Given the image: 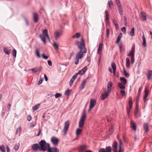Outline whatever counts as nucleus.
Listing matches in <instances>:
<instances>
[{"label": "nucleus", "instance_id": "52", "mask_svg": "<svg viewBox=\"0 0 152 152\" xmlns=\"http://www.w3.org/2000/svg\"><path fill=\"white\" fill-rule=\"evenodd\" d=\"M122 37V36L121 35H119L117 38V41L116 42V43H118L120 39H121V38Z\"/></svg>", "mask_w": 152, "mask_h": 152}, {"label": "nucleus", "instance_id": "19", "mask_svg": "<svg viewBox=\"0 0 152 152\" xmlns=\"http://www.w3.org/2000/svg\"><path fill=\"white\" fill-rule=\"evenodd\" d=\"M103 43L102 42L100 43L97 52L99 54H100L102 52V49Z\"/></svg>", "mask_w": 152, "mask_h": 152}, {"label": "nucleus", "instance_id": "1", "mask_svg": "<svg viewBox=\"0 0 152 152\" xmlns=\"http://www.w3.org/2000/svg\"><path fill=\"white\" fill-rule=\"evenodd\" d=\"M75 44L77 46L78 48L83 51V52L86 53L87 52V49L85 46L84 42L82 38L81 39V41H76L75 42Z\"/></svg>", "mask_w": 152, "mask_h": 152}, {"label": "nucleus", "instance_id": "3", "mask_svg": "<svg viewBox=\"0 0 152 152\" xmlns=\"http://www.w3.org/2000/svg\"><path fill=\"white\" fill-rule=\"evenodd\" d=\"M83 51L81 50H80L77 53L75 58V64L77 65L78 64L79 59H81L83 56Z\"/></svg>", "mask_w": 152, "mask_h": 152}, {"label": "nucleus", "instance_id": "18", "mask_svg": "<svg viewBox=\"0 0 152 152\" xmlns=\"http://www.w3.org/2000/svg\"><path fill=\"white\" fill-rule=\"evenodd\" d=\"M3 51L6 54L9 55L10 54L11 50V49H8V47H5L4 48Z\"/></svg>", "mask_w": 152, "mask_h": 152}, {"label": "nucleus", "instance_id": "47", "mask_svg": "<svg viewBox=\"0 0 152 152\" xmlns=\"http://www.w3.org/2000/svg\"><path fill=\"white\" fill-rule=\"evenodd\" d=\"M80 149L81 151H82L86 149V147L84 145H82L80 147Z\"/></svg>", "mask_w": 152, "mask_h": 152}, {"label": "nucleus", "instance_id": "5", "mask_svg": "<svg viewBox=\"0 0 152 152\" xmlns=\"http://www.w3.org/2000/svg\"><path fill=\"white\" fill-rule=\"evenodd\" d=\"M86 115L84 113H83L79 123V126L80 128L82 127L84 124Z\"/></svg>", "mask_w": 152, "mask_h": 152}, {"label": "nucleus", "instance_id": "39", "mask_svg": "<svg viewBox=\"0 0 152 152\" xmlns=\"http://www.w3.org/2000/svg\"><path fill=\"white\" fill-rule=\"evenodd\" d=\"M80 36V34L79 33H77L75 35L72 36V38H78Z\"/></svg>", "mask_w": 152, "mask_h": 152}, {"label": "nucleus", "instance_id": "37", "mask_svg": "<svg viewBox=\"0 0 152 152\" xmlns=\"http://www.w3.org/2000/svg\"><path fill=\"white\" fill-rule=\"evenodd\" d=\"M106 150L105 152H111L112 150L111 147L110 146H107L106 147Z\"/></svg>", "mask_w": 152, "mask_h": 152}, {"label": "nucleus", "instance_id": "17", "mask_svg": "<svg viewBox=\"0 0 152 152\" xmlns=\"http://www.w3.org/2000/svg\"><path fill=\"white\" fill-rule=\"evenodd\" d=\"M130 124L132 129L134 131H136V128L135 123L133 121H131Z\"/></svg>", "mask_w": 152, "mask_h": 152}, {"label": "nucleus", "instance_id": "11", "mask_svg": "<svg viewBox=\"0 0 152 152\" xmlns=\"http://www.w3.org/2000/svg\"><path fill=\"white\" fill-rule=\"evenodd\" d=\"M51 141L52 143L55 145H57L58 140L57 138L55 137H52L51 139Z\"/></svg>", "mask_w": 152, "mask_h": 152}, {"label": "nucleus", "instance_id": "14", "mask_svg": "<svg viewBox=\"0 0 152 152\" xmlns=\"http://www.w3.org/2000/svg\"><path fill=\"white\" fill-rule=\"evenodd\" d=\"M113 83L111 82H109L107 86V92L108 94H110L111 90Z\"/></svg>", "mask_w": 152, "mask_h": 152}, {"label": "nucleus", "instance_id": "34", "mask_svg": "<svg viewBox=\"0 0 152 152\" xmlns=\"http://www.w3.org/2000/svg\"><path fill=\"white\" fill-rule=\"evenodd\" d=\"M118 8L119 12V13L120 15H122L123 14V12L122 8L121 6H118Z\"/></svg>", "mask_w": 152, "mask_h": 152}, {"label": "nucleus", "instance_id": "41", "mask_svg": "<svg viewBox=\"0 0 152 152\" xmlns=\"http://www.w3.org/2000/svg\"><path fill=\"white\" fill-rule=\"evenodd\" d=\"M86 83V80H84L83 82L81 84V89H83L85 87V84Z\"/></svg>", "mask_w": 152, "mask_h": 152}, {"label": "nucleus", "instance_id": "20", "mask_svg": "<svg viewBox=\"0 0 152 152\" xmlns=\"http://www.w3.org/2000/svg\"><path fill=\"white\" fill-rule=\"evenodd\" d=\"M144 92L145 94L143 97V100L145 101L146 99L147 98L148 94V92L146 88L145 89Z\"/></svg>", "mask_w": 152, "mask_h": 152}, {"label": "nucleus", "instance_id": "60", "mask_svg": "<svg viewBox=\"0 0 152 152\" xmlns=\"http://www.w3.org/2000/svg\"><path fill=\"white\" fill-rule=\"evenodd\" d=\"M121 30L123 33H125L126 31V28L125 27H123L122 28H121Z\"/></svg>", "mask_w": 152, "mask_h": 152}, {"label": "nucleus", "instance_id": "46", "mask_svg": "<svg viewBox=\"0 0 152 152\" xmlns=\"http://www.w3.org/2000/svg\"><path fill=\"white\" fill-rule=\"evenodd\" d=\"M124 74L125 76L126 77H129V75L128 73L126 72V71L124 69H123Z\"/></svg>", "mask_w": 152, "mask_h": 152}, {"label": "nucleus", "instance_id": "12", "mask_svg": "<svg viewBox=\"0 0 152 152\" xmlns=\"http://www.w3.org/2000/svg\"><path fill=\"white\" fill-rule=\"evenodd\" d=\"M117 145L118 143L116 141H115L113 143L112 147L113 148V152H117Z\"/></svg>", "mask_w": 152, "mask_h": 152}, {"label": "nucleus", "instance_id": "63", "mask_svg": "<svg viewBox=\"0 0 152 152\" xmlns=\"http://www.w3.org/2000/svg\"><path fill=\"white\" fill-rule=\"evenodd\" d=\"M21 130L20 127H18L17 129L16 134H17L18 132H20Z\"/></svg>", "mask_w": 152, "mask_h": 152}, {"label": "nucleus", "instance_id": "62", "mask_svg": "<svg viewBox=\"0 0 152 152\" xmlns=\"http://www.w3.org/2000/svg\"><path fill=\"white\" fill-rule=\"evenodd\" d=\"M142 89V87H141L139 88L138 90V95L139 96L140 95V93L141 91V90Z\"/></svg>", "mask_w": 152, "mask_h": 152}, {"label": "nucleus", "instance_id": "26", "mask_svg": "<svg viewBox=\"0 0 152 152\" xmlns=\"http://www.w3.org/2000/svg\"><path fill=\"white\" fill-rule=\"evenodd\" d=\"M40 104H38L32 107V110L33 112L37 110L39 107Z\"/></svg>", "mask_w": 152, "mask_h": 152}, {"label": "nucleus", "instance_id": "24", "mask_svg": "<svg viewBox=\"0 0 152 152\" xmlns=\"http://www.w3.org/2000/svg\"><path fill=\"white\" fill-rule=\"evenodd\" d=\"M152 75V71L151 70H149L148 71L147 75V79L149 80L151 77Z\"/></svg>", "mask_w": 152, "mask_h": 152}, {"label": "nucleus", "instance_id": "35", "mask_svg": "<svg viewBox=\"0 0 152 152\" xmlns=\"http://www.w3.org/2000/svg\"><path fill=\"white\" fill-rule=\"evenodd\" d=\"M126 66L127 68H129L130 65V60L128 58H126Z\"/></svg>", "mask_w": 152, "mask_h": 152}, {"label": "nucleus", "instance_id": "50", "mask_svg": "<svg viewBox=\"0 0 152 152\" xmlns=\"http://www.w3.org/2000/svg\"><path fill=\"white\" fill-rule=\"evenodd\" d=\"M129 106H132V99L131 97L129 98Z\"/></svg>", "mask_w": 152, "mask_h": 152}, {"label": "nucleus", "instance_id": "40", "mask_svg": "<svg viewBox=\"0 0 152 152\" xmlns=\"http://www.w3.org/2000/svg\"><path fill=\"white\" fill-rule=\"evenodd\" d=\"M23 19L25 21L26 26H28L29 25V23L28 20L25 17H24L23 18Z\"/></svg>", "mask_w": 152, "mask_h": 152}, {"label": "nucleus", "instance_id": "30", "mask_svg": "<svg viewBox=\"0 0 152 152\" xmlns=\"http://www.w3.org/2000/svg\"><path fill=\"white\" fill-rule=\"evenodd\" d=\"M118 87L121 89H125V86L121 83H118Z\"/></svg>", "mask_w": 152, "mask_h": 152}, {"label": "nucleus", "instance_id": "58", "mask_svg": "<svg viewBox=\"0 0 152 152\" xmlns=\"http://www.w3.org/2000/svg\"><path fill=\"white\" fill-rule=\"evenodd\" d=\"M124 21L125 22V26H127V19L125 17H124Z\"/></svg>", "mask_w": 152, "mask_h": 152}, {"label": "nucleus", "instance_id": "43", "mask_svg": "<svg viewBox=\"0 0 152 152\" xmlns=\"http://www.w3.org/2000/svg\"><path fill=\"white\" fill-rule=\"evenodd\" d=\"M77 75V74H75L72 77L70 80H72L74 82L75 78L76 77Z\"/></svg>", "mask_w": 152, "mask_h": 152}, {"label": "nucleus", "instance_id": "59", "mask_svg": "<svg viewBox=\"0 0 152 152\" xmlns=\"http://www.w3.org/2000/svg\"><path fill=\"white\" fill-rule=\"evenodd\" d=\"M134 56H131V63L133 64L134 63Z\"/></svg>", "mask_w": 152, "mask_h": 152}, {"label": "nucleus", "instance_id": "31", "mask_svg": "<svg viewBox=\"0 0 152 152\" xmlns=\"http://www.w3.org/2000/svg\"><path fill=\"white\" fill-rule=\"evenodd\" d=\"M113 23L115 25L116 29H118L119 27L118 24L117 23V22L115 19H114L113 20Z\"/></svg>", "mask_w": 152, "mask_h": 152}, {"label": "nucleus", "instance_id": "15", "mask_svg": "<svg viewBox=\"0 0 152 152\" xmlns=\"http://www.w3.org/2000/svg\"><path fill=\"white\" fill-rule=\"evenodd\" d=\"M31 147L33 150L35 151L37 150L38 149H39V146L38 144L36 143L32 145Z\"/></svg>", "mask_w": 152, "mask_h": 152}, {"label": "nucleus", "instance_id": "56", "mask_svg": "<svg viewBox=\"0 0 152 152\" xmlns=\"http://www.w3.org/2000/svg\"><path fill=\"white\" fill-rule=\"evenodd\" d=\"M42 57L43 58L45 59H47L48 58V56H45L44 54H42Z\"/></svg>", "mask_w": 152, "mask_h": 152}, {"label": "nucleus", "instance_id": "51", "mask_svg": "<svg viewBox=\"0 0 152 152\" xmlns=\"http://www.w3.org/2000/svg\"><path fill=\"white\" fill-rule=\"evenodd\" d=\"M71 93V91L69 89H68L64 93V94L65 95L68 96Z\"/></svg>", "mask_w": 152, "mask_h": 152}, {"label": "nucleus", "instance_id": "21", "mask_svg": "<svg viewBox=\"0 0 152 152\" xmlns=\"http://www.w3.org/2000/svg\"><path fill=\"white\" fill-rule=\"evenodd\" d=\"M109 94L107 91V92H105L104 94L101 95V98L102 100H104L108 96Z\"/></svg>", "mask_w": 152, "mask_h": 152}, {"label": "nucleus", "instance_id": "16", "mask_svg": "<svg viewBox=\"0 0 152 152\" xmlns=\"http://www.w3.org/2000/svg\"><path fill=\"white\" fill-rule=\"evenodd\" d=\"M39 19V17L38 16V15L35 13H33V20L34 22L35 23H37L38 22Z\"/></svg>", "mask_w": 152, "mask_h": 152}, {"label": "nucleus", "instance_id": "49", "mask_svg": "<svg viewBox=\"0 0 152 152\" xmlns=\"http://www.w3.org/2000/svg\"><path fill=\"white\" fill-rule=\"evenodd\" d=\"M108 4L109 8L111 9V6L113 5V2L111 0H109L108 1Z\"/></svg>", "mask_w": 152, "mask_h": 152}, {"label": "nucleus", "instance_id": "7", "mask_svg": "<svg viewBox=\"0 0 152 152\" xmlns=\"http://www.w3.org/2000/svg\"><path fill=\"white\" fill-rule=\"evenodd\" d=\"M96 104V101L95 99H91L90 102V105L88 110V111L91 110L93 108Z\"/></svg>", "mask_w": 152, "mask_h": 152}, {"label": "nucleus", "instance_id": "36", "mask_svg": "<svg viewBox=\"0 0 152 152\" xmlns=\"http://www.w3.org/2000/svg\"><path fill=\"white\" fill-rule=\"evenodd\" d=\"M134 28H132L131 29L129 33L130 35L131 36H133L134 35Z\"/></svg>", "mask_w": 152, "mask_h": 152}, {"label": "nucleus", "instance_id": "32", "mask_svg": "<svg viewBox=\"0 0 152 152\" xmlns=\"http://www.w3.org/2000/svg\"><path fill=\"white\" fill-rule=\"evenodd\" d=\"M0 151L2 152L5 151V148L4 145H2L0 146Z\"/></svg>", "mask_w": 152, "mask_h": 152}, {"label": "nucleus", "instance_id": "61", "mask_svg": "<svg viewBox=\"0 0 152 152\" xmlns=\"http://www.w3.org/2000/svg\"><path fill=\"white\" fill-rule=\"evenodd\" d=\"M42 80H43L41 78H40L38 82V85H40L41 84H42Z\"/></svg>", "mask_w": 152, "mask_h": 152}, {"label": "nucleus", "instance_id": "28", "mask_svg": "<svg viewBox=\"0 0 152 152\" xmlns=\"http://www.w3.org/2000/svg\"><path fill=\"white\" fill-rule=\"evenodd\" d=\"M35 53L37 57L40 58L41 57L39 54V50L38 49L36 48L35 49Z\"/></svg>", "mask_w": 152, "mask_h": 152}, {"label": "nucleus", "instance_id": "2", "mask_svg": "<svg viewBox=\"0 0 152 152\" xmlns=\"http://www.w3.org/2000/svg\"><path fill=\"white\" fill-rule=\"evenodd\" d=\"M40 146L39 150L40 151H45L47 150V148L50 147V144L46 142L45 140H42L39 142Z\"/></svg>", "mask_w": 152, "mask_h": 152}, {"label": "nucleus", "instance_id": "44", "mask_svg": "<svg viewBox=\"0 0 152 152\" xmlns=\"http://www.w3.org/2000/svg\"><path fill=\"white\" fill-rule=\"evenodd\" d=\"M12 56L14 57H16V50L14 49H13L12 51Z\"/></svg>", "mask_w": 152, "mask_h": 152}, {"label": "nucleus", "instance_id": "8", "mask_svg": "<svg viewBox=\"0 0 152 152\" xmlns=\"http://www.w3.org/2000/svg\"><path fill=\"white\" fill-rule=\"evenodd\" d=\"M69 126V121H67L64 123V132L65 134L66 133Z\"/></svg>", "mask_w": 152, "mask_h": 152}, {"label": "nucleus", "instance_id": "10", "mask_svg": "<svg viewBox=\"0 0 152 152\" xmlns=\"http://www.w3.org/2000/svg\"><path fill=\"white\" fill-rule=\"evenodd\" d=\"M47 151L48 152H59V150L56 148H50V146L47 148Z\"/></svg>", "mask_w": 152, "mask_h": 152}, {"label": "nucleus", "instance_id": "57", "mask_svg": "<svg viewBox=\"0 0 152 152\" xmlns=\"http://www.w3.org/2000/svg\"><path fill=\"white\" fill-rule=\"evenodd\" d=\"M121 93L122 94V96H126V93L123 90H121Z\"/></svg>", "mask_w": 152, "mask_h": 152}, {"label": "nucleus", "instance_id": "6", "mask_svg": "<svg viewBox=\"0 0 152 152\" xmlns=\"http://www.w3.org/2000/svg\"><path fill=\"white\" fill-rule=\"evenodd\" d=\"M62 32L60 30H56L54 33V38L56 40H57L58 38L61 36Z\"/></svg>", "mask_w": 152, "mask_h": 152}, {"label": "nucleus", "instance_id": "9", "mask_svg": "<svg viewBox=\"0 0 152 152\" xmlns=\"http://www.w3.org/2000/svg\"><path fill=\"white\" fill-rule=\"evenodd\" d=\"M42 68V67L41 66H38L31 69V70L33 73H35L40 71Z\"/></svg>", "mask_w": 152, "mask_h": 152}, {"label": "nucleus", "instance_id": "42", "mask_svg": "<svg viewBox=\"0 0 152 152\" xmlns=\"http://www.w3.org/2000/svg\"><path fill=\"white\" fill-rule=\"evenodd\" d=\"M81 131L82 130L80 129H77L76 130V135H79L80 134Z\"/></svg>", "mask_w": 152, "mask_h": 152}, {"label": "nucleus", "instance_id": "55", "mask_svg": "<svg viewBox=\"0 0 152 152\" xmlns=\"http://www.w3.org/2000/svg\"><path fill=\"white\" fill-rule=\"evenodd\" d=\"M36 124V122L35 123L32 122L30 124V127L31 128H33L34 127Z\"/></svg>", "mask_w": 152, "mask_h": 152}, {"label": "nucleus", "instance_id": "22", "mask_svg": "<svg viewBox=\"0 0 152 152\" xmlns=\"http://www.w3.org/2000/svg\"><path fill=\"white\" fill-rule=\"evenodd\" d=\"M142 39L143 40V43L142 44V45L144 47H145L146 46V40L145 37L144 35H143L142 36Z\"/></svg>", "mask_w": 152, "mask_h": 152}, {"label": "nucleus", "instance_id": "48", "mask_svg": "<svg viewBox=\"0 0 152 152\" xmlns=\"http://www.w3.org/2000/svg\"><path fill=\"white\" fill-rule=\"evenodd\" d=\"M110 33V30L109 28H107L106 30V37L107 38H108Z\"/></svg>", "mask_w": 152, "mask_h": 152}, {"label": "nucleus", "instance_id": "45", "mask_svg": "<svg viewBox=\"0 0 152 152\" xmlns=\"http://www.w3.org/2000/svg\"><path fill=\"white\" fill-rule=\"evenodd\" d=\"M53 46L56 50H57L58 48V47L56 42H54L53 44Z\"/></svg>", "mask_w": 152, "mask_h": 152}, {"label": "nucleus", "instance_id": "23", "mask_svg": "<svg viewBox=\"0 0 152 152\" xmlns=\"http://www.w3.org/2000/svg\"><path fill=\"white\" fill-rule=\"evenodd\" d=\"M141 17L143 18V21H145L147 19V15L146 13L143 12H142L141 13Z\"/></svg>", "mask_w": 152, "mask_h": 152}, {"label": "nucleus", "instance_id": "25", "mask_svg": "<svg viewBox=\"0 0 152 152\" xmlns=\"http://www.w3.org/2000/svg\"><path fill=\"white\" fill-rule=\"evenodd\" d=\"M121 82L124 85L126 84L127 83L126 79L124 77H121L120 78Z\"/></svg>", "mask_w": 152, "mask_h": 152}, {"label": "nucleus", "instance_id": "64", "mask_svg": "<svg viewBox=\"0 0 152 152\" xmlns=\"http://www.w3.org/2000/svg\"><path fill=\"white\" fill-rule=\"evenodd\" d=\"M99 152H105V150L104 148H100L99 150Z\"/></svg>", "mask_w": 152, "mask_h": 152}, {"label": "nucleus", "instance_id": "27", "mask_svg": "<svg viewBox=\"0 0 152 152\" xmlns=\"http://www.w3.org/2000/svg\"><path fill=\"white\" fill-rule=\"evenodd\" d=\"M134 52L135 50L132 49L131 51L127 55V56H134Z\"/></svg>", "mask_w": 152, "mask_h": 152}, {"label": "nucleus", "instance_id": "13", "mask_svg": "<svg viewBox=\"0 0 152 152\" xmlns=\"http://www.w3.org/2000/svg\"><path fill=\"white\" fill-rule=\"evenodd\" d=\"M87 69L88 68L87 67L85 66L81 70H79L78 72L77 73H76V74H77V75L79 74L80 75H83L85 73Z\"/></svg>", "mask_w": 152, "mask_h": 152}, {"label": "nucleus", "instance_id": "4", "mask_svg": "<svg viewBox=\"0 0 152 152\" xmlns=\"http://www.w3.org/2000/svg\"><path fill=\"white\" fill-rule=\"evenodd\" d=\"M48 30L46 29H45L43 31L42 34H40L39 35L40 38L45 44L46 43L45 37H46V36H48Z\"/></svg>", "mask_w": 152, "mask_h": 152}, {"label": "nucleus", "instance_id": "33", "mask_svg": "<svg viewBox=\"0 0 152 152\" xmlns=\"http://www.w3.org/2000/svg\"><path fill=\"white\" fill-rule=\"evenodd\" d=\"M122 141L121 140H119V150L118 152H122L121 151Z\"/></svg>", "mask_w": 152, "mask_h": 152}, {"label": "nucleus", "instance_id": "38", "mask_svg": "<svg viewBox=\"0 0 152 152\" xmlns=\"http://www.w3.org/2000/svg\"><path fill=\"white\" fill-rule=\"evenodd\" d=\"M111 67L113 69V70L115 71L116 70V66L115 63L114 62H113L111 64Z\"/></svg>", "mask_w": 152, "mask_h": 152}, {"label": "nucleus", "instance_id": "53", "mask_svg": "<svg viewBox=\"0 0 152 152\" xmlns=\"http://www.w3.org/2000/svg\"><path fill=\"white\" fill-rule=\"evenodd\" d=\"M116 4L117 6H121L120 1L119 0H115Z\"/></svg>", "mask_w": 152, "mask_h": 152}, {"label": "nucleus", "instance_id": "54", "mask_svg": "<svg viewBox=\"0 0 152 152\" xmlns=\"http://www.w3.org/2000/svg\"><path fill=\"white\" fill-rule=\"evenodd\" d=\"M55 97L56 98H58L60 97H61V95L59 93H57L55 95Z\"/></svg>", "mask_w": 152, "mask_h": 152}, {"label": "nucleus", "instance_id": "29", "mask_svg": "<svg viewBox=\"0 0 152 152\" xmlns=\"http://www.w3.org/2000/svg\"><path fill=\"white\" fill-rule=\"evenodd\" d=\"M143 128L145 132H147L148 131L149 126L146 123L144 124Z\"/></svg>", "mask_w": 152, "mask_h": 152}]
</instances>
